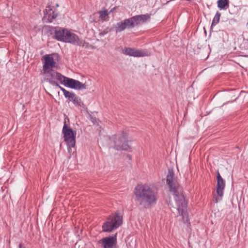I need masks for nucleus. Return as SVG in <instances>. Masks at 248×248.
Masks as SVG:
<instances>
[{
	"mask_svg": "<svg viewBox=\"0 0 248 248\" xmlns=\"http://www.w3.org/2000/svg\"><path fill=\"white\" fill-rule=\"evenodd\" d=\"M76 96V94L71 92H69L64 97L66 98H67L70 101L73 102V100L74 99L75 97Z\"/></svg>",
	"mask_w": 248,
	"mask_h": 248,
	"instance_id": "aec40b11",
	"label": "nucleus"
},
{
	"mask_svg": "<svg viewBox=\"0 0 248 248\" xmlns=\"http://www.w3.org/2000/svg\"><path fill=\"white\" fill-rule=\"evenodd\" d=\"M98 13L99 14L100 18L102 20L104 19L106 16H108V11L106 9L103 11H100Z\"/></svg>",
	"mask_w": 248,
	"mask_h": 248,
	"instance_id": "412c9836",
	"label": "nucleus"
},
{
	"mask_svg": "<svg viewBox=\"0 0 248 248\" xmlns=\"http://www.w3.org/2000/svg\"><path fill=\"white\" fill-rule=\"evenodd\" d=\"M134 28V23H133L132 17L117 23L115 26L116 33L121 32L126 28Z\"/></svg>",
	"mask_w": 248,
	"mask_h": 248,
	"instance_id": "9b49d317",
	"label": "nucleus"
},
{
	"mask_svg": "<svg viewBox=\"0 0 248 248\" xmlns=\"http://www.w3.org/2000/svg\"><path fill=\"white\" fill-rule=\"evenodd\" d=\"M128 135L126 132L115 135L113 138L114 148L118 150L130 151V147L128 144Z\"/></svg>",
	"mask_w": 248,
	"mask_h": 248,
	"instance_id": "0eeeda50",
	"label": "nucleus"
},
{
	"mask_svg": "<svg viewBox=\"0 0 248 248\" xmlns=\"http://www.w3.org/2000/svg\"><path fill=\"white\" fill-rule=\"evenodd\" d=\"M50 31L51 34H54V38L58 41L79 46H84L86 44L76 34L66 29L59 27H52Z\"/></svg>",
	"mask_w": 248,
	"mask_h": 248,
	"instance_id": "f03ea898",
	"label": "nucleus"
},
{
	"mask_svg": "<svg viewBox=\"0 0 248 248\" xmlns=\"http://www.w3.org/2000/svg\"><path fill=\"white\" fill-rule=\"evenodd\" d=\"M134 27L141 23H145L150 19V15L146 14L144 15H140L132 17Z\"/></svg>",
	"mask_w": 248,
	"mask_h": 248,
	"instance_id": "2eb2a0df",
	"label": "nucleus"
},
{
	"mask_svg": "<svg viewBox=\"0 0 248 248\" xmlns=\"http://www.w3.org/2000/svg\"><path fill=\"white\" fill-rule=\"evenodd\" d=\"M22 247H23V245L22 244H20L19 245V248H22Z\"/></svg>",
	"mask_w": 248,
	"mask_h": 248,
	"instance_id": "b1692460",
	"label": "nucleus"
},
{
	"mask_svg": "<svg viewBox=\"0 0 248 248\" xmlns=\"http://www.w3.org/2000/svg\"><path fill=\"white\" fill-rule=\"evenodd\" d=\"M44 16L43 19L46 20L48 22H52L57 16L58 12L55 9H53L50 5H47L45 10L44 11Z\"/></svg>",
	"mask_w": 248,
	"mask_h": 248,
	"instance_id": "ddd939ff",
	"label": "nucleus"
},
{
	"mask_svg": "<svg viewBox=\"0 0 248 248\" xmlns=\"http://www.w3.org/2000/svg\"><path fill=\"white\" fill-rule=\"evenodd\" d=\"M217 189L216 192L218 195V196L215 197V202L217 203L221 200V197L223 196L224 194V190L225 186V182L221 176L218 170L217 171Z\"/></svg>",
	"mask_w": 248,
	"mask_h": 248,
	"instance_id": "9d476101",
	"label": "nucleus"
},
{
	"mask_svg": "<svg viewBox=\"0 0 248 248\" xmlns=\"http://www.w3.org/2000/svg\"><path fill=\"white\" fill-rule=\"evenodd\" d=\"M176 193L175 192L172 193L174 196V200L177 206V210L179 214L182 216L184 222L186 223L188 220L187 215L185 212L186 208L187 202H186L181 189L176 190Z\"/></svg>",
	"mask_w": 248,
	"mask_h": 248,
	"instance_id": "39448f33",
	"label": "nucleus"
},
{
	"mask_svg": "<svg viewBox=\"0 0 248 248\" xmlns=\"http://www.w3.org/2000/svg\"><path fill=\"white\" fill-rule=\"evenodd\" d=\"M123 53L126 55L135 57H141L149 56V52L147 50L136 49L131 47H125L123 50Z\"/></svg>",
	"mask_w": 248,
	"mask_h": 248,
	"instance_id": "f8f14e48",
	"label": "nucleus"
},
{
	"mask_svg": "<svg viewBox=\"0 0 248 248\" xmlns=\"http://www.w3.org/2000/svg\"><path fill=\"white\" fill-rule=\"evenodd\" d=\"M62 133L63 134L64 141L66 142L68 150L70 152V148H74L76 145V131L68 127L64 122Z\"/></svg>",
	"mask_w": 248,
	"mask_h": 248,
	"instance_id": "423d86ee",
	"label": "nucleus"
},
{
	"mask_svg": "<svg viewBox=\"0 0 248 248\" xmlns=\"http://www.w3.org/2000/svg\"><path fill=\"white\" fill-rule=\"evenodd\" d=\"M52 79H53L52 78L51 79H49V83L55 85V86L58 87L59 88H60V90L62 92L64 96H65L69 92V91H67L64 88H63V87H61V86H60L57 82H55Z\"/></svg>",
	"mask_w": 248,
	"mask_h": 248,
	"instance_id": "a211bd4d",
	"label": "nucleus"
},
{
	"mask_svg": "<svg viewBox=\"0 0 248 248\" xmlns=\"http://www.w3.org/2000/svg\"><path fill=\"white\" fill-rule=\"evenodd\" d=\"M44 62L43 65V69L44 73L48 74L51 77V78L55 79L53 76V73H58L52 70L53 67H55L56 62L54 61L53 58L48 55H46L43 57Z\"/></svg>",
	"mask_w": 248,
	"mask_h": 248,
	"instance_id": "6e6552de",
	"label": "nucleus"
},
{
	"mask_svg": "<svg viewBox=\"0 0 248 248\" xmlns=\"http://www.w3.org/2000/svg\"><path fill=\"white\" fill-rule=\"evenodd\" d=\"M91 119H92V121L93 124H96L98 125L99 120L98 119H97L96 118H93V117H92Z\"/></svg>",
	"mask_w": 248,
	"mask_h": 248,
	"instance_id": "5701e85b",
	"label": "nucleus"
},
{
	"mask_svg": "<svg viewBox=\"0 0 248 248\" xmlns=\"http://www.w3.org/2000/svg\"><path fill=\"white\" fill-rule=\"evenodd\" d=\"M108 31L107 30H104V31H101L100 33H99V35L101 36H104L105 34H107L108 33Z\"/></svg>",
	"mask_w": 248,
	"mask_h": 248,
	"instance_id": "4be33fe9",
	"label": "nucleus"
},
{
	"mask_svg": "<svg viewBox=\"0 0 248 248\" xmlns=\"http://www.w3.org/2000/svg\"><path fill=\"white\" fill-rule=\"evenodd\" d=\"M135 201L141 209L151 208L158 199L157 193L152 188L146 185H138L134 189Z\"/></svg>",
	"mask_w": 248,
	"mask_h": 248,
	"instance_id": "f257e3e1",
	"label": "nucleus"
},
{
	"mask_svg": "<svg viewBox=\"0 0 248 248\" xmlns=\"http://www.w3.org/2000/svg\"><path fill=\"white\" fill-rule=\"evenodd\" d=\"M123 223V217L117 213L109 216L107 220L102 225V231L104 232H111L118 228Z\"/></svg>",
	"mask_w": 248,
	"mask_h": 248,
	"instance_id": "20e7f679",
	"label": "nucleus"
},
{
	"mask_svg": "<svg viewBox=\"0 0 248 248\" xmlns=\"http://www.w3.org/2000/svg\"><path fill=\"white\" fill-rule=\"evenodd\" d=\"M56 7H58L59 6V4L58 3H56Z\"/></svg>",
	"mask_w": 248,
	"mask_h": 248,
	"instance_id": "393cba45",
	"label": "nucleus"
},
{
	"mask_svg": "<svg viewBox=\"0 0 248 248\" xmlns=\"http://www.w3.org/2000/svg\"><path fill=\"white\" fill-rule=\"evenodd\" d=\"M220 13L219 12H217L216 15L212 20L211 26V30L212 29L213 26L216 25L219 21Z\"/></svg>",
	"mask_w": 248,
	"mask_h": 248,
	"instance_id": "f3484780",
	"label": "nucleus"
},
{
	"mask_svg": "<svg viewBox=\"0 0 248 248\" xmlns=\"http://www.w3.org/2000/svg\"><path fill=\"white\" fill-rule=\"evenodd\" d=\"M72 102L75 105L80 107L83 104L80 98L77 95L75 97L74 99L73 100Z\"/></svg>",
	"mask_w": 248,
	"mask_h": 248,
	"instance_id": "6ab92c4d",
	"label": "nucleus"
},
{
	"mask_svg": "<svg viewBox=\"0 0 248 248\" xmlns=\"http://www.w3.org/2000/svg\"><path fill=\"white\" fill-rule=\"evenodd\" d=\"M166 183L170 192H176V190L180 189L179 184L176 177H174V173L172 169H169L166 176Z\"/></svg>",
	"mask_w": 248,
	"mask_h": 248,
	"instance_id": "1a4fd4ad",
	"label": "nucleus"
},
{
	"mask_svg": "<svg viewBox=\"0 0 248 248\" xmlns=\"http://www.w3.org/2000/svg\"><path fill=\"white\" fill-rule=\"evenodd\" d=\"M217 6L220 9H227L229 6V0H218Z\"/></svg>",
	"mask_w": 248,
	"mask_h": 248,
	"instance_id": "dca6fc26",
	"label": "nucleus"
},
{
	"mask_svg": "<svg viewBox=\"0 0 248 248\" xmlns=\"http://www.w3.org/2000/svg\"><path fill=\"white\" fill-rule=\"evenodd\" d=\"M117 241L115 236L105 237L102 238L100 240L104 248H112Z\"/></svg>",
	"mask_w": 248,
	"mask_h": 248,
	"instance_id": "4468645a",
	"label": "nucleus"
},
{
	"mask_svg": "<svg viewBox=\"0 0 248 248\" xmlns=\"http://www.w3.org/2000/svg\"><path fill=\"white\" fill-rule=\"evenodd\" d=\"M53 76L65 87L75 90L86 89L85 84H83L78 80L65 77L60 73H53Z\"/></svg>",
	"mask_w": 248,
	"mask_h": 248,
	"instance_id": "7ed1b4c3",
	"label": "nucleus"
}]
</instances>
